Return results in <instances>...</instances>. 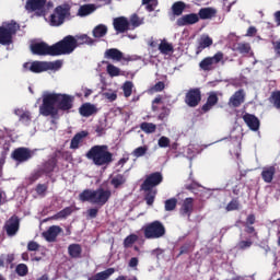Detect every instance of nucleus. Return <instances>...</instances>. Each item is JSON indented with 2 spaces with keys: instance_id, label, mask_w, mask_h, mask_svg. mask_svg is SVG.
Listing matches in <instances>:
<instances>
[{
  "instance_id": "nucleus-1",
  "label": "nucleus",
  "mask_w": 280,
  "mask_h": 280,
  "mask_svg": "<svg viewBox=\"0 0 280 280\" xmlns=\"http://www.w3.org/2000/svg\"><path fill=\"white\" fill-rule=\"evenodd\" d=\"M42 100L39 115L51 117V119H60V110L69 113L73 108L75 97L69 94L44 92Z\"/></svg>"
},
{
  "instance_id": "nucleus-2",
  "label": "nucleus",
  "mask_w": 280,
  "mask_h": 280,
  "mask_svg": "<svg viewBox=\"0 0 280 280\" xmlns=\"http://www.w3.org/2000/svg\"><path fill=\"white\" fill-rule=\"evenodd\" d=\"M86 159L101 167L102 165H110L113 163V153L108 151V145L106 144L94 145L88 151Z\"/></svg>"
},
{
  "instance_id": "nucleus-3",
  "label": "nucleus",
  "mask_w": 280,
  "mask_h": 280,
  "mask_svg": "<svg viewBox=\"0 0 280 280\" xmlns=\"http://www.w3.org/2000/svg\"><path fill=\"white\" fill-rule=\"evenodd\" d=\"M66 21H71V4L63 3L57 5L48 18L50 27H60Z\"/></svg>"
},
{
  "instance_id": "nucleus-4",
  "label": "nucleus",
  "mask_w": 280,
  "mask_h": 280,
  "mask_svg": "<svg viewBox=\"0 0 280 280\" xmlns=\"http://www.w3.org/2000/svg\"><path fill=\"white\" fill-rule=\"evenodd\" d=\"M55 56H69L78 49V39L68 35L52 45Z\"/></svg>"
},
{
  "instance_id": "nucleus-5",
  "label": "nucleus",
  "mask_w": 280,
  "mask_h": 280,
  "mask_svg": "<svg viewBox=\"0 0 280 280\" xmlns=\"http://www.w3.org/2000/svg\"><path fill=\"white\" fill-rule=\"evenodd\" d=\"M54 8V2L47 0H26L24 10L35 16H47V12Z\"/></svg>"
},
{
  "instance_id": "nucleus-6",
  "label": "nucleus",
  "mask_w": 280,
  "mask_h": 280,
  "mask_svg": "<svg viewBox=\"0 0 280 280\" xmlns=\"http://www.w3.org/2000/svg\"><path fill=\"white\" fill-rule=\"evenodd\" d=\"M142 231L145 240H161L167 233L165 225L159 220L147 223Z\"/></svg>"
},
{
  "instance_id": "nucleus-7",
  "label": "nucleus",
  "mask_w": 280,
  "mask_h": 280,
  "mask_svg": "<svg viewBox=\"0 0 280 280\" xmlns=\"http://www.w3.org/2000/svg\"><path fill=\"white\" fill-rule=\"evenodd\" d=\"M21 30V26L15 21H11L0 26V45L10 46L14 40L12 37Z\"/></svg>"
},
{
  "instance_id": "nucleus-8",
  "label": "nucleus",
  "mask_w": 280,
  "mask_h": 280,
  "mask_svg": "<svg viewBox=\"0 0 280 280\" xmlns=\"http://www.w3.org/2000/svg\"><path fill=\"white\" fill-rule=\"evenodd\" d=\"M33 56H55L54 45L49 46L45 42L31 44Z\"/></svg>"
},
{
  "instance_id": "nucleus-9",
  "label": "nucleus",
  "mask_w": 280,
  "mask_h": 280,
  "mask_svg": "<svg viewBox=\"0 0 280 280\" xmlns=\"http://www.w3.org/2000/svg\"><path fill=\"white\" fill-rule=\"evenodd\" d=\"M161 183H163V175L160 172H155L147 176L144 182L141 184V189H154V187H158V185H160Z\"/></svg>"
},
{
  "instance_id": "nucleus-10",
  "label": "nucleus",
  "mask_w": 280,
  "mask_h": 280,
  "mask_svg": "<svg viewBox=\"0 0 280 280\" xmlns=\"http://www.w3.org/2000/svg\"><path fill=\"white\" fill-rule=\"evenodd\" d=\"M12 160L16 161L18 163H27L32 156H34V152L28 148L21 147L15 149L12 154Z\"/></svg>"
},
{
  "instance_id": "nucleus-11",
  "label": "nucleus",
  "mask_w": 280,
  "mask_h": 280,
  "mask_svg": "<svg viewBox=\"0 0 280 280\" xmlns=\"http://www.w3.org/2000/svg\"><path fill=\"white\" fill-rule=\"evenodd\" d=\"M223 58H224V54L217 52L212 57H207L202 59L199 63V67L202 71H211V69H213V65H218V62H221Z\"/></svg>"
},
{
  "instance_id": "nucleus-12",
  "label": "nucleus",
  "mask_w": 280,
  "mask_h": 280,
  "mask_svg": "<svg viewBox=\"0 0 280 280\" xmlns=\"http://www.w3.org/2000/svg\"><path fill=\"white\" fill-rule=\"evenodd\" d=\"M200 100H202V94L198 88L191 89L186 93L185 103L187 106H190V108H196V106L200 104Z\"/></svg>"
},
{
  "instance_id": "nucleus-13",
  "label": "nucleus",
  "mask_w": 280,
  "mask_h": 280,
  "mask_svg": "<svg viewBox=\"0 0 280 280\" xmlns=\"http://www.w3.org/2000/svg\"><path fill=\"white\" fill-rule=\"evenodd\" d=\"M110 196H113V192L109 189L98 188L94 190V205L104 207L110 200Z\"/></svg>"
},
{
  "instance_id": "nucleus-14",
  "label": "nucleus",
  "mask_w": 280,
  "mask_h": 280,
  "mask_svg": "<svg viewBox=\"0 0 280 280\" xmlns=\"http://www.w3.org/2000/svg\"><path fill=\"white\" fill-rule=\"evenodd\" d=\"M21 224V221L19 220V217L12 215L8 221L4 223V231L7 232V235L9 237H14L16 233H19V226Z\"/></svg>"
},
{
  "instance_id": "nucleus-15",
  "label": "nucleus",
  "mask_w": 280,
  "mask_h": 280,
  "mask_svg": "<svg viewBox=\"0 0 280 280\" xmlns=\"http://www.w3.org/2000/svg\"><path fill=\"white\" fill-rule=\"evenodd\" d=\"M192 213L194 198L188 197L183 201L182 207L179 208V214L182 215V218H187L188 220H190Z\"/></svg>"
},
{
  "instance_id": "nucleus-16",
  "label": "nucleus",
  "mask_w": 280,
  "mask_h": 280,
  "mask_svg": "<svg viewBox=\"0 0 280 280\" xmlns=\"http://www.w3.org/2000/svg\"><path fill=\"white\" fill-rule=\"evenodd\" d=\"M198 21H200V18L197 13H189L177 19L176 25H178V27H185V25H196Z\"/></svg>"
},
{
  "instance_id": "nucleus-17",
  "label": "nucleus",
  "mask_w": 280,
  "mask_h": 280,
  "mask_svg": "<svg viewBox=\"0 0 280 280\" xmlns=\"http://www.w3.org/2000/svg\"><path fill=\"white\" fill-rule=\"evenodd\" d=\"M113 25L117 34H124L130 30V22L124 16L114 19Z\"/></svg>"
},
{
  "instance_id": "nucleus-18",
  "label": "nucleus",
  "mask_w": 280,
  "mask_h": 280,
  "mask_svg": "<svg viewBox=\"0 0 280 280\" xmlns=\"http://www.w3.org/2000/svg\"><path fill=\"white\" fill-rule=\"evenodd\" d=\"M60 233H62L61 226L51 225L46 232H43V237L46 242H56V238Z\"/></svg>"
},
{
  "instance_id": "nucleus-19",
  "label": "nucleus",
  "mask_w": 280,
  "mask_h": 280,
  "mask_svg": "<svg viewBox=\"0 0 280 280\" xmlns=\"http://www.w3.org/2000/svg\"><path fill=\"white\" fill-rule=\"evenodd\" d=\"M243 121H245L246 126L249 128V130H253V132H257L259 130V118L253 114H245L243 116Z\"/></svg>"
},
{
  "instance_id": "nucleus-20",
  "label": "nucleus",
  "mask_w": 280,
  "mask_h": 280,
  "mask_svg": "<svg viewBox=\"0 0 280 280\" xmlns=\"http://www.w3.org/2000/svg\"><path fill=\"white\" fill-rule=\"evenodd\" d=\"M215 14H218L215 8L206 7L199 10L197 16H199L201 21H211V19H215Z\"/></svg>"
},
{
  "instance_id": "nucleus-21",
  "label": "nucleus",
  "mask_w": 280,
  "mask_h": 280,
  "mask_svg": "<svg viewBox=\"0 0 280 280\" xmlns=\"http://www.w3.org/2000/svg\"><path fill=\"white\" fill-rule=\"evenodd\" d=\"M14 115L19 117V121L24 126H30V124H32V113H30V110H25L23 108H15Z\"/></svg>"
},
{
  "instance_id": "nucleus-22",
  "label": "nucleus",
  "mask_w": 280,
  "mask_h": 280,
  "mask_svg": "<svg viewBox=\"0 0 280 280\" xmlns=\"http://www.w3.org/2000/svg\"><path fill=\"white\" fill-rule=\"evenodd\" d=\"M242 104H244V90H238L230 97L229 105L240 108Z\"/></svg>"
},
{
  "instance_id": "nucleus-23",
  "label": "nucleus",
  "mask_w": 280,
  "mask_h": 280,
  "mask_svg": "<svg viewBox=\"0 0 280 280\" xmlns=\"http://www.w3.org/2000/svg\"><path fill=\"white\" fill-rule=\"evenodd\" d=\"M218 102V94L215 92H211L207 98L206 104L202 105L201 110L203 113H209V110H211V108H213Z\"/></svg>"
},
{
  "instance_id": "nucleus-24",
  "label": "nucleus",
  "mask_w": 280,
  "mask_h": 280,
  "mask_svg": "<svg viewBox=\"0 0 280 280\" xmlns=\"http://www.w3.org/2000/svg\"><path fill=\"white\" fill-rule=\"evenodd\" d=\"M275 174H277V168L275 166H265L261 171V178L265 183H272Z\"/></svg>"
},
{
  "instance_id": "nucleus-25",
  "label": "nucleus",
  "mask_w": 280,
  "mask_h": 280,
  "mask_svg": "<svg viewBox=\"0 0 280 280\" xmlns=\"http://www.w3.org/2000/svg\"><path fill=\"white\" fill-rule=\"evenodd\" d=\"M79 113L82 117H91V115H95V113H97V107L91 103H84L79 108Z\"/></svg>"
},
{
  "instance_id": "nucleus-26",
  "label": "nucleus",
  "mask_w": 280,
  "mask_h": 280,
  "mask_svg": "<svg viewBox=\"0 0 280 280\" xmlns=\"http://www.w3.org/2000/svg\"><path fill=\"white\" fill-rule=\"evenodd\" d=\"M128 180V175L126 174H117L110 179V185H113L114 189H119L126 185Z\"/></svg>"
},
{
  "instance_id": "nucleus-27",
  "label": "nucleus",
  "mask_w": 280,
  "mask_h": 280,
  "mask_svg": "<svg viewBox=\"0 0 280 280\" xmlns=\"http://www.w3.org/2000/svg\"><path fill=\"white\" fill-rule=\"evenodd\" d=\"M85 137H89V132L81 131L78 132L70 142V150H78L80 148V144L82 143V139H85Z\"/></svg>"
},
{
  "instance_id": "nucleus-28",
  "label": "nucleus",
  "mask_w": 280,
  "mask_h": 280,
  "mask_svg": "<svg viewBox=\"0 0 280 280\" xmlns=\"http://www.w3.org/2000/svg\"><path fill=\"white\" fill-rule=\"evenodd\" d=\"M104 57L109 60H116L117 62H120V60L124 58V52L117 48H109L105 51Z\"/></svg>"
},
{
  "instance_id": "nucleus-29",
  "label": "nucleus",
  "mask_w": 280,
  "mask_h": 280,
  "mask_svg": "<svg viewBox=\"0 0 280 280\" xmlns=\"http://www.w3.org/2000/svg\"><path fill=\"white\" fill-rule=\"evenodd\" d=\"M56 165H58V160L56 158H50L43 166L42 173L46 174V176H50L51 172L56 170Z\"/></svg>"
},
{
  "instance_id": "nucleus-30",
  "label": "nucleus",
  "mask_w": 280,
  "mask_h": 280,
  "mask_svg": "<svg viewBox=\"0 0 280 280\" xmlns=\"http://www.w3.org/2000/svg\"><path fill=\"white\" fill-rule=\"evenodd\" d=\"M106 34H108V26L105 24H98L92 31V36L94 38H104Z\"/></svg>"
},
{
  "instance_id": "nucleus-31",
  "label": "nucleus",
  "mask_w": 280,
  "mask_h": 280,
  "mask_svg": "<svg viewBox=\"0 0 280 280\" xmlns=\"http://www.w3.org/2000/svg\"><path fill=\"white\" fill-rule=\"evenodd\" d=\"M94 199L95 190L85 189L79 195V200H81V202H91L92 205H94Z\"/></svg>"
},
{
  "instance_id": "nucleus-32",
  "label": "nucleus",
  "mask_w": 280,
  "mask_h": 280,
  "mask_svg": "<svg viewBox=\"0 0 280 280\" xmlns=\"http://www.w3.org/2000/svg\"><path fill=\"white\" fill-rule=\"evenodd\" d=\"M68 253L72 259H80L82 257V246L80 244H71L68 247Z\"/></svg>"
},
{
  "instance_id": "nucleus-33",
  "label": "nucleus",
  "mask_w": 280,
  "mask_h": 280,
  "mask_svg": "<svg viewBox=\"0 0 280 280\" xmlns=\"http://www.w3.org/2000/svg\"><path fill=\"white\" fill-rule=\"evenodd\" d=\"M30 71L32 73H43L44 71H47L46 61L31 62Z\"/></svg>"
},
{
  "instance_id": "nucleus-34",
  "label": "nucleus",
  "mask_w": 280,
  "mask_h": 280,
  "mask_svg": "<svg viewBox=\"0 0 280 280\" xmlns=\"http://www.w3.org/2000/svg\"><path fill=\"white\" fill-rule=\"evenodd\" d=\"M112 275H115V269L108 268V269L101 271V272L96 273L95 276L89 278V280H106L109 277H112Z\"/></svg>"
},
{
  "instance_id": "nucleus-35",
  "label": "nucleus",
  "mask_w": 280,
  "mask_h": 280,
  "mask_svg": "<svg viewBox=\"0 0 280 280\" xmlns=\"http://www.w3.org/2000/svg\"><path fill=\"white\" fill-rule=\"evenodd\" d=\"M187 4L183 1L174 2L172 5V12L174 16H180L185 12Z\"/></svg>"
},
{
  "instance_id": "nucleus-36",
  "label": "nucleus",
  "mask_w": 280,
  "mask_h": 280,
  "mask_svg": "<svg viewBox=\"0 0 280 280\" xmlns=\"http://www.w3.org/2000/svg\"><path fill=\"white\" fill-rule=\"evenodd\" d=\"M159 51L164 56H168V54H174V46L165 40H162L159 45Z\"/></svg>"
},
{
  "instance_id": "nucleus-37",
  "label": "nucleus",
  "mask_w": 280,
  "mask_h": 280,
  "mask_svg": "<svg viewBox=\"0 0 280 280\" xmlns=\"http://www.w3.org/2000/svg\"><path fill=\"white\" fill-rule=\"evenodd\" d=\"M103 65H107L106 71L110 78H117L118 75H121V70L115 65L108 63V61H103Z\"/></svg>"
},
{
  "instance_id": "nucleus-38",
  "label": "nucleus",
  "mask_w": 280,
  "mask_h": 280,
  "mask_svg": "<svg viewBox=\"0 0 280 280\" xmlns=\"http://www.w3.org/2000/svg\"><path fill=\"white\" fill-rule=\"evenodd\" d=\"M95 12L94 4H84L79 8L78 16H89V14H93Z\"/></svg>"
},
{
  "instance_id": "nucleus-39",
  "label": "nucleus",
  "mask_w": 280,
  "mask_h": 280,
  "mask_svg": "<svg viewBox=\"0 0 280 280\" xmlns=\"http://www.w3.org/2000/svg\"><path fill=\"white\" fill-rule=\"evenodd\" d=\"M213 45V39L209 36H202L199 40L198 51L197 54H200L202 49H207V47H211Z\"/></svg>"
},
{
  "instance_id": "nucleus-40",
  "label": "nucleus",
  "mask_w": 280,
  "mask_h": 280,
  "mask_svg": "<svg viewBox=\"0 0 280 280\" xmlns=\"http://www.w3.org/2000/svg\"><path fill=\"white\" fill-rule=\"evenodd\" d=\"M62 69V60L46 61V71H60Z\"/></svg>"
},
{
  "instance_id": "nucleus-41",
  "label": "nucleus",
  "mask_w": 280,
  "mask_h": 280,
  "mask_svg": "<svg viewBox=\"0 0 280 280\" xmlns=\"http://www.w3.org/2000/svg\"><path fill=\"white\" fill-rule=\"evenodd\" d=\"M143 23H144L143 18H139V15H137V13H133L130 16L129 26L131 25L132 30L140 27V25H143Z\"/></svg>"
},
{
  "instance_id": "nucleus-42",
  "label": "nucleus",
  "mask_w": 280,
  "mask_h": 280,
  "mask_svg": "<svg viewBox=\"0 0 280 280\" xmlns=\"http://www.w3.org/2000/svg\"><path fill=\"white\" fill-rule=\"evenodd\" d=\"M140 129L147 135H152L156 132V125H154L153 122H141Z\"/></svg>"
},
{
  "instance_id": "nucleus-43",
  "label": "nucleus",
  "mask_w": 280,
  "mask_h": 280,
  "mask_svg": "<svg viewBox=\"0 0 280 280\" xmlns=\"http://www.w3.org/2000/svg\"><path fill=\"white\" fill-rule=\"evenodd\" d=\"M147 194L144 196V200L149 207H152L154 205V198H156V190H153V188H150V190H144Z\"/></svg>"
},
{
  "instance_id": "nucleus-44",
  "label": "nucleus",
  "mask_w": 280,
  "mask_h": 280,
  "mask_svg": "<svg viewBox=\"0 0 280 280\" xmlns=\"http://www.w3.org/2000/svg\"><path fill=\"white\" fill-rule=\"evenodd\" d=\"M71 213H73V207H66L65 209L60 210L55 218H57V220H65V218H69V215H71Z\"/></svg>"
},
{
  "instance_id": "nucleus-45",
  "label": "nucleus",
  "mask_w": 280,
  "mask_h": 280,
  "mask_svg": "<svg viewBox=\"0 0 280 280\" xmlns=\"http://www.w3.org/2000/svg\"><path fill=\"white\" fill-rule=\"evenodd\" d=\"M269 102L270 104H273L275 108L280 110V91L272 92Z\"/></svg>"
},
{
  "instance_id": "nucleus-46",
  "label": "nucleus",
  "mask_w": 280,
  "mask_h": 280,
  "mask_svg": "<svg viewBox=\"0 0 280 280\" xmlns=\"http://www.w3.org/2000/svg\"><path fill=\"white\" fill-rule=\"evenodd\" d=\"M108 126L106 119H101L98 124L96 125L95 132L97 133V137H102L106 132V127Z\"/></svg>"
},
{
  "instance_id": "nucleus-47",
  "label": "nucleus",
  "mask_w": 280,
  "mask_h": 280,
  "mask_svg": "<svg viewBox=\"0 0 280 280\" xmlns=\"http://www.w3.org/2000/svg\"><path fill=\"white\" fill-rule=\"evenodd\" d=\"M177 205H178V199L171 198L164 201V209L165 211H174Z\"/></svg>"
},
{
  "instance_id": "nucleus-48",
  "label": "nucleus",
  "mask_w": 280,
  "mask_h": 280,
  "mask_svg": "<svg viewBox=\"0 0 280 280\" xmlns=\"http://www.w3.org/2000/svg\"><path fill=\"white\" fill-rule=\"evenodd\" d=\"M77 40H80L81 45H95V39L91 38L89 35L83 34V35H79L75 38Z\"/></svg>"
},
{
  "instance_id": "nucleus-49",
  "label": "nucleus",
  "mask_w": 280,
  "mask_h": 280,
  "mask_svg": "<svg viewBox=\"0 0 280 280\" xmlns=\"http://www.w3.org/2000/svg\"><path fill=\"white\" fill-rule=\"evenodd\" d=\"M139 240L137 234H130L124 240V247L130 248Z\"/></svg>"
},
{
  "instance_id": "nucleus-50",
  "label": "nucleus",
  "mask_w": 280,
  "mask_h": 280,
  "mask_svg": "<svg viewBox=\"0 0 280 280\" xmlns=\"http://www.w3.org/2000/svg\"><path fill=\"white\" fill-rule=\"evenodd\" d=\"M235 51H240L241 54H250V44L238 43L235 46Z\"/></svg>"
},
{
  "instance_id": "nucleus-51",
  "label": "nucleus",
  "mask_w": 280,
  "mask_h": 280,
  "mask_svg": "<svg viewBox=\"0 0 280 280\" xmlns=\"http://www.w3.org/2000/svg\"><path fill=\"white\" fill-rule=\"evenodd\" d=\"M132 86L133 84L131 81H127L124 83L122 90L125 97H130L132 95Z\"/></svg>"
},
{
  "instance_id": "nucleus-52",
  "label": "nucleus",
  "mask_w": 280,
  "mask_h": 280,
  "mask_svg": "<svg viewBox=\"0 0 280 280\" xmlns=\"http://www.w3.org/2000/svg\"><path fill=\"white\" fill-rule=\"evenodd\" d=\"M15 271L19 275V277H25L28 272L27 265L25 264L18 265L15 268Z\"/></svg>"
},
{
  "instance_id": "nucleus-53",
  "label": "nucleus",
  "mask_w": 280,
  "mask_h": 280,
  "mask_svg": "<svg viewBox=\"0 0 280 280\" xmlns=\"http://www.w3.org/2000/svg\"><path fill=\"white\" fill-rule=\"evenodd\" d=\"M226 211H237L240 209V201L237 199H232L228 206H226Z\"/></svg>"
},
{
  "instance_id": "nucleus-54",
  "label": "nucleus",
  "mask_w": 280,
  "mask_h": 280,
  "mask_svg": "<svg viewBox=\"0 0 280 280\" xmlns=\"http://www.w3.org/2000/svg\"><path fill=\"white\" fill-rule=\"evenodd\" d=\"M147 152H148V147H139V148L133 150L132 154H133V156L139 159L141 156H145Z\"/></svg>"
},
{
  "instance_id": "nucleus-55",
  "label": "nucleus",
  "mask_w": 280,
  "mask_h": 280,
  "mask_svg": "<svg viewBox=\"0 0 280 280\" xmlns=\"http://www.w3.org/2000/svg\"><path fill=\"white\" fill-rule=\"evenodd\" d=\"M253 246V241H241L237 243L236 248L238 250H247V248H250Z\"/></svg>"
},
{
  "instance_id": "nucleus-56",
  "label": "nucleus",
  "mask_w": 280,
  "mask_h": 280,
  "mask_svg": "<svg viewBox=\"0 0 280 280\" xmlns=\"http://www.w3.org/2000/svg\"><path fill=\"white\" fill-rule=\"evenodd\" d=\"M43 176V171L42 170H38V171H35L33 172L30 177H28V180L30 183H36V180H38V178H40Z\"/></svg>"
},
{
  "instance_id": "nucleus-57",
  "label": "nucleus",
  "mask_w": 280,
  "mask_h": 280,
  "mask_svg": "<svg viewBox=\"0 0 280 280\" xmlns=\"http://www.w3.org/2000/svg\"><path fill=\"white\" fill-rule=\"evenodd\" d=\"M189 250H191V242H188V243H185L184 245H182L177 257H180V255H187L189 253Z\"/></svg>"
},
{
  "instance_id": "nucleus-58",
  "label": "nucleus",
  "mask_w": 280,
  "mask_h": 280,
  "mask_svg": "<svg viewBox=\"0 0 280 280\" xmlns=\"http://www.w3.org/2000/svg\"><path fill=\"white\" fill-rule=\"evenodd\" d=\"M158 145H159V148H170V138L162 136L158 140Z\"/></svg>"
},
{
  "instance_id": "nucleus-59",
  "label": "nucleus",
  "mask_w": 280,
  "mask_h": 280,
  "mask_svg": "<svg viewBox=\"0 0 280 280\" xmlns=\"http://www.w3.org/2000/svg\"><path fill=\"white\" fill-rule=\"evenodd\" d=\"M47 189L48 186L46 184H38L35 190L38 196H45Z\"/></svg>"
},
{
  "instance_id": "nucleus-60",
  "label": "nucleus",
  "mask_w": 280,
  "mask_h": 280,
  "mask_svg": "<svg viewBox=\"0 0 280 280\" xmlns=\"http://www.w3.org/2000/svg\"><path fill=\"white\" fill-rule=\"evenodd\" d=\"M159 5V0H151L150 3L145 4V10L148 12H154Z\"/></svg>"
},
{
  "instance_id": "nucleus-61",
  "label": "nucleus",
  "mask_w": 280,
  "mask_h": 280,
  "mask_svg": "<svg viewBox=\"0 0 280 280\" xmlns=\"http://www.w3.org/2000/svg\"><path fill=\"white\" fill-rule=\"evenodd\" d=\"M103 97H105V100H108V102H115V100H117V93L116 92H104Z\"/></svg>"
},
{
  "instance_id": "nucleus-62",
  "label": "nucleus",
  "mask_w": 280,
  "mask_h": 280,
  "mask_svg": "<svg viewBox=\"0 0 280 280\" xmlns=\"http://www.w3.org/2000/svg\"><path fill=\"white\" fill-rule=\"evenodd\" d=\"M38 248H40V245L34 241H30L28 244H27V250H31V252H36L38 250Z\"/></svg>"
},
{
  "instance_id": "nucleus-63",
  "label": "nucleus",
  "mask_w": 280,
  "mask_h": 280,
  "mask_svg": "<svg viewBox=\"0 0 280 280\" xmlns=\"http://www.w3.org/2000/svg\"><path fill=\"white\" fill-rule=\"evenodd\" d=\"M97 213H100V210L97 208H92L88 210V215L91 218V220H94V218H97Z\"/></svg>"
},
{
  "instance_id": "nucleus-64",
  "label": "nucleus",
  "mask_w": 280,
  "mask_h": 280,
  "mask_svg": "<svg viewBox=\"0 0 280 280\" xmlns=\"http://www.w3.org/2000/svg\"><path fill=\"white\" fill-rule=\"evenodd\" d=\"M245 232L248 233V235H253V237H257V233L255 232V228L252 225H245Z\"/></svg>"
}]
</instances>
